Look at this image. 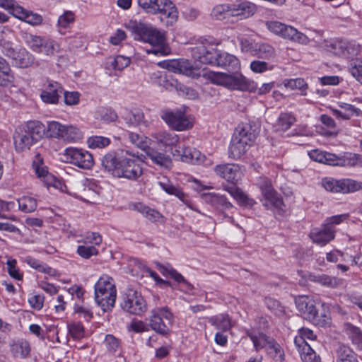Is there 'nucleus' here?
Returning <instances> with one entry per match:
<instances>
[{
    "label": "nucleus",
    "instance_id": "1",
    "mask_svg": "<svg viewBox=\"0 0 362 362\" xmlns=\"http://www.w3.org/2000/svg\"><path fill=\"white\" fill-rule=\"evenodd\" d=\"M143 160L139 153L129 149L108 153L102 164L113 176L131 181L137 180L143 174Z\"/></svg>",
    "mask_w": 362,
    "mask_h": 362
},
{
    "label": "nucleus",
    "instance_id": "2",
    "mask_svg": "<svg viewBox=\"0 0 362 362\" xmlns=\"http://www.w3.org/2000/svg\"><path fill=\"white\" fill-rule=\"evenodd\" d=\"M127 28L135 40L151 45V49H146V53L156 56H166L170 53L165 33L157 28L150 24L136 22L132 23Z\"/></svg>",
    "mask_w": 362,
    "mask_h": 362
},
{
    "label": "nucleus",
    "instance_id": "3",
    "mask_svg": "<svg viewBox=\"0 0 362 362\" xmlns=\"http://www.w3.org/2000/svg\"><path fill=\"white\" fill-rule=\"evenodd\" d=\"M139 6L147 13L158 14L166 26L173 25L178 19V11L171 0H137Z\"/></svg>",
    "mask_w": 362,
    "mask_h": 362
},
{
    "label": "nucleus",
    "instance_id": "4",
    "mask_svg": "<svg viewBox=\"0 0 362 362\" xmlns=\"http://www.w3.org/2000/svg\"><path fill=\"white\" fill-rule=\"evenodd\" d=\"M232 71L230 74L209 71L206 75L211 83L230 90L254 91L256 89V83L253 81L247 78L238 71Z\"/></svg>",
    "mask_w": 362,
    "mask_h": 362
},
{
    "label": "nucleus",
    "instance_id": "5",
    "mask_svg": "<svg viewBox=\"0 0 362 362\" xmlns=\"http://www.w3.org/2000/svg\"><path fill=\"white\" fill-rule=\"evenodd\" d=\"M257 133L248 124H239L232 136L228 148L229 157L238 159L243 156L254 144Z\"/></svg>",
    "mask_w": 362,
    "mask_h": 362
},
{
    "label": "nucleus",
    "instance_id": "6",
    "mask_svg": "<svg viewBox=\"0 0 362 362\" xmlns=\"http://www.w3.org/2000/svg\"><path fill=\"white\" fill-rule=\"evenodd\" d=\"M257 11L255 4L244 1L234 4H223L215 6L211 13V16L216 20L222 21L230 16L247 18Z\"/></svg>",
    "mask_w": 362,
    "mask_h": 362
},
{
    "label": "nucleus",
    "instance_id": "7",
    "mask_svg": "<svg viewBox=\"0 0 362 362\" xmlns=\"http://www.w3.org/2000/svg\"><path fill=\"white\" fill-rule=\"evenodd\" d=\"M95 300L103 312L110 310L114 306L117 297L115 281L108 275H103L95 283Z\"/></svg>",
    "mask_w": 362,
    "mask_h": 362
},
{
    "label": "nucleus",
    "instance_id": "8",
    "mask_svg": "<svg viewBox=\"0 0 362 362\" xmlns=\"http://www.w3.org/2000/svg\"><path fill=\"white\" fill-rule=\"evenodd\" d=\"M23 37L25 45L35 53L53 57L60 52V45L52 37L31 33H25Z\"/></svg>",
    "mask_w": 362,
    "mask_h": 362
},
{
    "label": "nucleus",
    "instance_id": "9",
    "mask_svg": "<svg viewBox=\"0 0 362 362\" xmlns=\"http://www.w3.org/2000/svg\"><path fill=\"white\" fill-rule=\"evenodd\" d=\"M295 303L297 310L307 320L322 327L329 323V316L326 314L319 315L315 302L310 297L298 296L295 298Z\"/></svg>",
    "mask_w": 362,
    "mask_h": 362
},
{
    "label": "nucleus",
    "instance_id": "10",
    "mask_svg": "<svg viewBox=\"0 0 362 362\" xmlns=\"http://www.w3.org/2000/svg\"><path fill=\"white\" fill-rule=\"evenodd\" d=\"M257 185L261 190L263 199V206L274 213L281 214L284 209V202L278 193L272 187L271 182L267 177H259Z\"/></svg>",
    "mask_w": 362,
    "mask_h": 362
},
{
    "label": "nucleus",
    "instance_id": "11",
    "mask_svg": "<svg viewBox=\"0 0 362 362\" xmlns=\"http://www.w3.org/2000/svg\"><path fill=\"white\" fill-rule=\"evenodd\" d=\"M160 117L170 128L178 132L185 131L193 127L192 119L180 109L163 110L161 111Z\"/></svg>",
    "mask_w": 362,
    "mask_h": 362
},
{
    "label": "nucleus",
    "instance_id": "12",
    "mask_svg": "<svg viewBox=\"0 0 362 362\" xmlns=\"http://www.w3.org/2000/svg\"><path fill=\"white\" fill-rule=\"evenodd\" d=\"M267 28L276 35L293 42L306 45L308 37L295 28L276 21L266 22Z\"/></svg>",
    "mask_w": 362,
    "mask_h": 362
},
{
    "label": "nucleus",
    "instance_id": "13",
    "mask_svg": "<svg viewBox=\"0 0 362 362\" xmlns=\"http://www.w3.org/2000/svg\"><path fill=\"white\" fill-rule=\"evenodd\" d=\"M66 163H70L81 169L89 170L94 165L93 155L86 149L68 147L64 149L62 154Z\"/></svg>",
    "mask_w": 362,
    "mask_h": 362
},
{
    "label": "nucleus",
    "instance_id": "14",
    "mask_svg": "<svg viewBox=\"0 0 362 362\" xmlns=\"http://www.w3.org/2000/svg\"><path fill=\"white\" fill-rule=\"evenodd\" d=\"M322 186L328 192L343 194L356 192L361 187V182L354 180L349 178L336 180L332 177L322 179Z\"/></svg>",
    "mask_w": 362,
    "mask_h": 362
},
{
    "label": "nucleus",
    "instance_id": "15",
    "mask_svg": "<svg viewBox=\"0 0 362 362\" xmlns=\"http://www.w3.org/2000/svg\"><path fill=\"white\" fill-rule=\"evenodd\" d=\"M221 50L208 45L206 40H202L192 48L193 58L202 64L217 66Z\"/></svg>",
    "mask_w": 362,
    "mask_h": 362
},
{
    "label": "nucleus",
    "instance_id": "16",
    "mask_svg": "<svg viewBox=\"0 0 362 362\" xmlns=\"http://www.w3.org/2000/svg\"><path fill=\"white\" fill-rule=\"evenodd\" d=\"M121 306L126 312L137 315L143 314L147 309L144 298L137 291L132 290L128 291Z\"/></svg>",
    "mask_w": 362,
    "mask_h": 362
},
{
    "label": "nucleus",
    "instance_id": "17",
    "mask_svg": "<svg viewBox=\"0 0 362 362\" xmlns=\"http://www.w3.org/2000/svg\"><path fill=\"white\" fill-rule=\"evenodd\" d=\"M214 171L218 176L233 184H236L242 176L240 167L234 163L217 165Z\"/></svg>",
    "mask_w": 362,
    "mask_h": 362
},
{
    "label": "nucleus",
    "instance_id": "18",
    "mask_svg": "<svg viewBox=\"0 0 362 362\" xmlns=\"http://www.w3.org/2000/svg\"><path fill=\"white\" fill-rule=\"evenodd\" d=\"M63 90L60 83L49 81L44 85L41 90L40 98L45 103L56 105L59 103L60 94L62 93Z\"/></svg>",
    "mask_w": 362,
    "mask_h": 362
},
{
    "label": "nucleus",
    "instance_id": "19",
    "mask_svg": "<svg viewBox=\"0 0 362 362\" xmlns=\"http://www.w3.org/2000/svg\"><path fill=\"white\" fill-rule=\"evenodd\" d=\"M173 157L182 162L197 164L203 161L204 156L194 148L187 147L172 150Z\"/></svg>",
    "mask_w": 362,
    "mask_h": 362
},
{
    "label": "nucleus",
    "instance_id": "20",
    "mask_svg": "<svg viewBox=\"0 0 362 362\" xmlns=\"http://www.w3.org/2000/svg\"><path fill=\"white\" fill-rule=\"evenodd\" d=\"M310 237L313 243L324 246L335 237V230L324 223L320 228H314L310 233Z\"/></svg>",
    "mask_w": 362,
    "mask_h": 362
},
{
    "label": "nucleus",
    "instance_id": "21",
    "mask_svg": "<svg viewBox=\"0 0 362 362\" xmlns=\"http://www.w3.org/2000/svg\"><path fill=\"white\" fill-rule=\"evenodd\" d=\"M245 333L252 341L253 346L256 351H259L262 349H267L272 339V338L267 336L262 332L256 329L255 326L250 329H246Z\"/></svg>",
    "mask_w": 362,
    "mask_h": 362
},
{
    "label": "nucleus",
    "instance_id": "22",
    "mask_svg": "<svg viewBox=\"0 0 362 362\" xmlns=\"http://www.w3.org/2000/svg\"><path fill=\"white\" fill-rule=\"evenodd\" d=\"M158 185L167 194L175 196L189 209L197 211L192 202L187 198L185 193L179 186L173 185L168 180L160 181Z\"/></svg>",
    "mask_w": 362,
    "mask_h": 362
},
{
    "label": "nucleus",
    "instance_id": "23",
    "mask_svg": "<svg viewBox=\"0 0 362 362\" xmlns=\"http://www.w3.org/2000/svg\"><path fill=\"white\" fill-rule=\"evenodd\" d=\"M13 139L15 148L18 151L29 149L35 143L33 136L27 133L23 127H19L16 130Z\"/></svg>",
    "mask_w": 362,
    "mask_h": 362
},
{
    "label": "nucleus",
    "instance_id": "24",
    "mask_svg": "<svg viewBox=\"0 0 362 362\" xmlns=\"http://www.w3.org/2000/svg\"><path fill=\"white\" fill-rule=\"evenodd\" d=\"M13 17L33 26L40 25L43 21L41 15L27 10L21 6L16 9Z\"/></svg>",
    "mask_w": 362,
    "mask_h": 362
},
{
    "label": "nucleus",
    "instance_id": "25",
    "mask_svg": "<svg viewBox=\"0 0 362 362\" xmlns=\"http://www.w3.org/2000/svg\"><path fill=\"white\" fill-rule=\"evenodd\" d=\"M326 49L335 55H344L346 53L354 54V48L351 44L342 40H330L325 42Z\"/></svg>",
    "mask_w": 362,
    "mask_h": 362
},
{
    "label": "nucleus",
    "instance_id": "26",
    "mask_svg": "<svg viewBox=\"0 0 362 362\" xmlns=\"http://www.w3.org/2000/svg\"><path fill=\"white\" fill-rule=\"evenodd\" d=\"M10 351L14 358L25 359L30 356L31 346L28 341L21 339L11 344Z\"/></svg>",
    "mask_w": 362,
    "mask_h": 362
},
{
    "label": "nucleus",
    "instance_id": "27",
    "mask_svg": "<svg viewBox=\"0 0 362 362\" xmlns=\"http://www.w3.org/2000/svg\"><path fill=\"white\" fill-rule=\"evenodd\" d=\"M160 271L164 276H169L173 279L176 282L181 284L180 289L182 291L186 293H190L192 291L193 286L189 283L180 273L172 267H163Z\"/></svg>",
    "mask_w": 362,
    "mask_h": 362
},
{
    "label": "nucleus",
    "instance_id": "28",
    "mask_svg": "<svg viewBox=\"0 0 362 362\" xmlns=\"http://www.w3.org/2000/svg\"><path fill=\"white\" fill-rule=\"evenodd\" d=\"M151 136L157 144L165 147L175 146L179 141V137L176 134L167 131L152 133Z\"/></svg>",
    "mask_w": 362,
    "mask_h": 362
},
{
    "label": "nucleus",
    "instance_id": "29",
    "mask_svg": "<svg viewBox=\"0 0 362 362\" xmlns=\"http://www.w3.org/2000/svg\"><path fill=\"white\" fill-rule=\"evenodd\" d=\"M124 136L132 144L143 151H146L151 144L150 138L132 131H126Z\"/></svg>",
    "mask_w": 362,
    "mask_h": 362
},
{
    "label": "nucleus",
    "instance_id": "30",
    "mask_svg": "<svg viewBox=\"0 0 362 362\" xmlns=\"http://www.w3.org/2000/svg\"><path fill=\"white\" fill-rule=\"evenodd\" d=\"M309 281L320 284L322 286L337 288L343 285L342 279L332 277L326 274H309L308 276Z\"/></svg>",
    "mask_w": 362,
    "mask_h": 362
},
{
    "label": "nucleus",
    "instance_id": "31",
    "mask_svg": "<svg viewBox=\"0 0 362 362\" xmlns=\"http://www.w3.org/2000/svg\"><path fill=\"white\" fill-rule=\"evenodd\" d=\"M217 66L225 68L229 71H238L240 68L239 59L234 55L225 52H220Z\"/></svg>",
    "mask_w": 362,
    "mask_h": 362
},
{
    "label": "nucleus",
    "instance_id": "32",
    "mask_svg": "<svg viewBox=\"0 0 362 362\" xmlns=\"http://www.w3.org/2000/svg\"><path fill=\"white\" fill-rule=\"evenodd\" d=\"M208 322L221 332H227L232 327L231 319L226 313H220L209 317Z\"/></svg>",
    "mask_w": 362,
    "mask_h": 362
},
{
    "label": "nucleus",
    "instance_id": "33",
    "mask_svg": "<svg viewBox=\"0 0 362 362\" xmlns=\"http://www.w3.org/2000/svg\"><path fill=\"white\" fill-rule=\"evenodd\" d=\"M131 208L141 214L151 222H158L163 217L160 212L141 202L132 204Z\"/></svg>",
    "mask_w": 362,
    "mask_h": 362
},
{
    "label": "nucleus",
    "instance_id": "34",
    "mask_svg": "<svg viewBox=\"0 0 362 362\" xmlns=\"http://www.w3.org/2000/svg\"><path fill=\"white\" fill-rule=\"evenodd\" d=\"M13 60L16 66L21 68H28L34 64L35 57L25 49H21L14 54Z\"/></svg>",
    "mask_w": 362,
    "mask_h": 362
},
{
    "label": "nucleus",
    "instance_id": "35",
    "mask_svg": "<svg viewBox=\"0 0 362 362\" xmlns=\"http://www.w3.org/2000/svg\"><path fill=\"white\" fill-rule=\"evenodd\" d=\"M149 325L156 332L164 336L169 334V327L171 326L170 325H168L165 320L161 319L160 317L153 310H151V315L149 317Z\"/></svg>",
    "mask_w": 362,
    "mask_h": 362
},
{
    "label": "nucleus",
    "instance_id": "36",
    "mask_svg": "<svg viewBox=\"0 0 362 362\" xmlns=\"http://www.w3.org/2000/svg\"><path fill=\"white\" fill-rule=\"evenodd\" d=\"M23 262L29 267L35 269L36 271L48 274L49 276H55L56 271L46 263L37 259L32 256H26L23 259Z\"/></svg>",
    "mask_w": 362,
    "mask_h": 362
},
{
    "label": "nucleus",
    "instance_id": "37",
    "mask_svg": "<svg viewBox=\"0 0 362 362\" xmlns=\"http://www.w3.org/2000/svg\"><path fill=\"white\" fill-rule=\"evenodd\" d=\"M238 204L244 206H252L256 202L246 194L242 189L238 187H228L226 189Z\"/></svg>",
    "mask_w": 362,
    "mask_h": 362
},
{
    "label": "nucleus",
    "instance_id": "38",
    "mask_svg": "<svg viewBox=\"0 0 362 362\" xmlns=\"http://www.w3.org/2000/svg\"><path fill=\"white\" fill-rule=\"evenodd\" d=\"M147 156L154 164H156L160 168L170 169L172 166L170 158L165 153L150 151L147 153Z\"/></svg>",
    "mask_w": 362,
    "mask_h": 362
},
{
    "label": "nucleus",
    "instance_id": "39",
    "mask_svg": "<svg viewBox=\"0 0 362 362\" xmlns=\"http://www.w3.org/2000/svg\"><path fill=\"white\" fill-rule=\"evenodd\" d=\"M296 348L303 362H321L320 356L316 354L310 344H303V346Z\"/></svg>",
    "mask_w": 362,
    "mask_h": 362
},
{
    "label": "nucleus",
    "instance_id": "40",
    "mask_svg": "<svg viewBox=\"0 0 362 362\" xmlns=\"http://www.w3.org/2000/svg\"><path fill=\"white\" fill-rule=\"evenodd\" d=\"M144 114L141 110H136L128 112L124 117L125 124L128 127H136L145 122Z\"/></svg>",
    "mask_w": 362,
    "mask_h": 362
},
{
    "label": "nucleus",
    "instance_id": "41",
    "mask_svg": "<svg viewBox=\"0 0 362 362\" xmlns=\"http://www.w3.org/2000/svg\"><path fill=\"white\" fill-rule=\"evenodd\" d=\"M284 86L290 90H298L301 95L305 96L308 89V84L302 78L286 79Z\"/></svg>",
    "mask_w": 362,
    "mask_h": 362
},
{
    "label": "nucleus",
    "instance_id": "42",
    "mask_svg": "<svg viewBox=\"0 0 362 362\" xmlns=\"http://www.w3.org/2000/svg\"><path fill=\"white\" fill-rule=\"evenodd\" d=\"M317 336L310 329L302 327L298 329V335L294 338V344L296 347L303 346V344H309L306 340L315 341Z\"/></svg>",
    "mask_w": 362,
    "mask_h": 362
},
{
    "label": "nucleus",
    "instance_id": "43",
    "mask_svg": "<svg viewBox=\"0 0 362 362\" xmlns=\"http://www.w3.org/2000/svg\"><path fill=\"white\" fill-rule=\"evenodd\" d=\"M18 209L23 213H31L35 211L37 206V199L31 196H23L18 199Z\"/></svg>",
    "mask_w": 362,
    "mask_h": 362
},
{
    "label": "nucleus",
    "instance_id": "44",
    "mask_svg": "<svg viewBox=\"0 0 362 362\" xmlns=\"http://www.w3.org/2000/svg\"><path fill=\"white\" fill-rule=\"evenodd\" d=\"M254 56L259 59L269 61L276 57V51L275 49L270 45L267 43H261L258 44Z\"/></svg>",
    "mask_w": 362,
    "mask_h": 362
},
{
    "label": "nucleus",
    "instance_id": "45",
    "mask_svg": "<svg viewBox=\"0 0 362 362\" xmlns=\"http://www.w3.org/2000/svg\"><path fill=\"white\" fill-rule=\"evenodd\" d=\"M83 138V132L74 125H66L62 140L67 142H78Z\"/></svg>",
    "mask_w": 362,
    "mask_h": 362
},
{
    "label": "nucleus",
    "instance_id": "46",
    "mask_svg": "<svg viewBox=\"0 0 362 362\" xmlns=\"http://www.w3.org/2000/svg\"><path fill=\"white\" fill-rule=\"evenodd\" d=\"M35 172L38 177L42 178L45 185L47 187L53 186L57 187L58 181L55 180L54 177L48 173L47 168L42 165L33 164Z\"/></svg>",
    "mask_w": 362,
    "mask_h": 362
},
{
    "label": "nucleus",
    "instance_id": "47",
    "mask_svg": "<svg viewBox=\"0 0 362 362\" xmlns=\"http://www.w3.org/2000/svg\"><path fill=\"white\" fill-rule=\"evenodd\" d=\"M296 121V117L292 113H281L276 121V128L279 131L285 132L290 129Z\"/></svg>",
    "mask_w": 362,
    "mask_h": 362
},
{
    "label": "nucleus",
    "instance_id": "48",
    "mask_svg": "<svg viewBox=\"0 0 362 362\" xmlns=\"http://www.w3.org/2000/svg\"><path fill=\"white\" fill-rule=\"evenodd\" d=\"M23 128L27 133L33 136L35 142L42 137L45 130L43 124L38 121L28 122L25 127Z\"/></svg>",
    "mask_w": 362,
    "mask_h": 362
},
{
    "label": "nucleus",
    "instance_id": "49",
    "mask_svg": "<svg viewBox=\"0 0 362 362\" xmlns=\"http://www.w3.org/2000/svg\"><path fill=\"white\" fill-rule=\"evenodd\" d=\"M337 362H358L355 354L348 346H340L337 351Z\"/></svg>",
    "mask_w": 362,
    "mask_h": 362
},
{
    "label": "nucleus",
    "instance_id": "50",
    "mask_svg": "<svg viewBox=\"0 0 362 362\" xmlns=\"http://www.w3.org/2000/svg\"><path fill=\"white\" fill-rule=\"evenodd\" d=\"M111 143L108 137L103 136H92L88 138L86 144L89 148H103L108 146Z\"/></svg>",
    "mask_w": 362,
    "mask_h": 362
},
{
    "label": "nucleus",
    "instance_id": "51",
    "mask_svg": "<svg viewBox=\"0 0 362 362\" xmlns=\"http://www.w3.org/2000/svg\"><path fill=\"white\" fill-rule=\"evenodd\" d=\"M356 58H352L349 62V71L351 74L358 81L361 82L362 80V59L361 54Z\"/></svg>",
    "mask_w": 362,
    "mask_h": 362
},
{
    "label": "nucleus",
    "instance_id": "52",
    "mask_svg": "<svg viewBox=\"0 0 362 362\" xmlns=\"http://www.w3.org/2000/svg\"><path fill=\"white\" fill-rule=\"evenodd\" d=\"M268 354L276 361L284 362V352L279 344L273 338L270 341L267 349Z\"/></svg>",
    "mask_w": 362,
    "mask_h": 362
},
{
    "label": "nucleus",
    "instance_id": "53",
    "mask_svg": "<svg viewBox=\"0 0 362 362\" xmlns=\"http://www.w3.org/2000/svg\"><path fill=\"white\" fill-rule=\"evenodd\" d=\"M65 126L57 121L48 122L47 134L51 137L62 139Z\"/></svg>",
    "mask_w": 362,
    "mask_h": 362
},
{
    "label": "nucleus",
    "instance_id": "54",
    "mask_svg": "<svg viewBox=\"0 0 362 362\" xmlns=\"http://www.w3.org/2000/svg\"><path fill=\"white\" fill-rule=\"evenodd\" d=\"M78 243H81L86 245H100L103 242L102 235L96 232H87L81 240H78Z\"/></svg>",
    "mask_w": 362,
    "mask_h": 362
},
{
    "label": "nucleus",
    "instance_id": "55",
    "mask_svg": "<svg viewBox=\"0 0 362 362\" xmlns=\"http://www.w3.org/2000/svg\"><path fill=\"white\" fill-rule=\"evenodd\" d=\"M344 331L352 340L353 343L358 344V346L361 344L362 342V335L359 327H357L351 323H346L344 325Z\"/></svg>",
    "mask_w": 362,
    "mask_h": 362
},
{
    "label": "nucleus",
    "instance_id": "56",
    "mask_svg": "<svg viewBox=\"0 0 362 362\" xmlns=\"http://www.w3.org/2000/svg\"><path fill=\"white\" fill-rule=\"evenodd\" d=\"M240 48L242 52L250 53L254 56L255 52L257 50L258 43H257L253 39L247 37H240L239 38Z\"/></svg>",
    "mask_w": 362,
    "mask_h": 362
},
{
    "label": "nucleus",
    "instance_id": "57",
    "mask_svg": "<svg viewBox=\"0 0 362 362\" xmlns=\"http://www.w3.org/2000/svg\"><path fill=\"white\" fill-rule=\"evenodd\" d=\"M14 79V75L8 64L0 69V86H8L13 83Z\"/></svg>",
    "mask_w": 362,
    "mask_h": 362
},
{
    "label": "nucleus",
    "instance_id": "58",
    "mask_svg": "<svg viewBox=\"0 0 362 362\" xmlns=\"http://www.w3.org/2000/svg\"><path fill=\"white\" fill-rule=\"evenodd\" d=\"M180 74L187 76L192 78H197L200 76L199 69L194 68L189 61L181 59Z\"/></svg>",
    "mask_w": 362,
    "mask_h": 362
},
{
    "label": "nucleus",
    "instance_id": "59",
    "mask_svg": "<svg viewBox=\"0 0 362 362\" xmlns=\"http://www.w3.org/2000/svg\"><path fill=\"white\" fill-rule=\"evenodd\" d=\"M250 67V69L256 74H262L274 69V65L267 62L261 60H254L251 62Z\"/></svg>",
    "mask_w": 362,
    "mask_h": 362
},
{
    "label": "nucleus",
    "instance_id": "60",
    "mask_svg": "<svg viewBox=\"0 0 362 362\" xmlns=\"http://www.w3.org/2000/svg\"><path fill=\"white\" fill-rule=\"evenodd\" d=\"M6 267L8 273L11 278L18 281L23 279V274L20 272L16 259L8 258L6 261Z\"/></svg>",
    "mask_w": 362,
    "mask_h": 362
},
{
    "label": "nucleus",
    "instance_id": "61",
    "mask_svg": "<svg viewBox=\"0 0 362 362\" xmlns=\"http://www.w3.org/2000/svg\"><path fill=\"white\" fill-rule=\"evenodd\" d=\"M76 252L82 258L89 259L93 256L98 255L99 252L93 245H86L83 244L78 246Z\"/></svg>",
    "mask_w": 362,
    "mask_h": 362
},
{
    "label": "nucleus",
    "instance_id": "62",
    "mask_svg": "<svg viewBox=\"0 0 362 362\" xmlns=\"http://www.w3.org/2000/svg\"><path fill=\"white\" fill-rule=\"evenodd\" d=\"M158 314L161 319L165 320L168 325H172L174 322V315L167 306L157 307L152 310Z\"/></svg>",
    "mask_w": 362,
    "mask_h": 362
},
{
    "label": "nucleus",
    "instance_id": "63",
    "mask_svg": "<svg viewBox=\"0 0 362 362\" xmlns=\"http://www.w3.org/2000/svg\"><path fill=\"white\" fill-rule=\"evenodd\" d=\"M360 161V155L346 152L341 156L340 166H355Z\"/></svg>",
    "mask_w": 362,
    "mask_h": 362
},
{
    "label": "nucleus",
    "instance_id": "64",
    "mask_svg": "<svg viewBox=\"0 0 362 362\" xmlns=\"http://www.w3.org/2000/svg\"><path fill=\"white\" fill-rule=\"evenodd\" d=\"M75 19L74 13L70 11H65L61 15L57 21V25L60 28H66L74 23Z\"/></svg>",
    "mask_w": 362,
    "mask_h": 362
}]
</instances>
